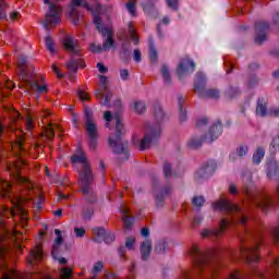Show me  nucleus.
Instances as JSON below:
<instances>
[{
    "mask_svg": "<svg viewBox=\"0 0 279 279\" xmlns=\"http://www.w3.org/2000/svg\"><path fill=\"white\" fill-rule=\"evenodd\" d=\"M0 197H9L13 208H8L4 206H0V243L3 241H12L13 243H19L21 241V236L23 233L14 229L12 232L8 230L5 227V218L12 217L13 221H20V226L26 230L27 229V204L32 202L34 208L37 210H41L43 202L45 199L38 195L37 201H34L32 196H16L12 197V184L7 180L0 179Z\"/></svg>",
    "mask_w": 279,
    "mask_h": 279,
    "instance_id": "nucleus-1",
    "label": "nucleus"
},
{
    "mask_svg": "<svg viewBox=\"0 0 279 279\" xmlns=\"http://www.w3.org/2000/svg\"><path fill=\"white\" fill-rule=\"evenodd\" d=\"M21 19V13L17 11H13L10 13V20L11 21H19Z\"/></svg>",
    "mask_w": 279,
    "mask_h": 279,
    "instance_id": "nucleus-60",
    "label": "nucleus"
},
{
    "mask_svg": "<svg viewBox=\"0 0 279 279\" xmlns=\"http://www.w3.org/2000/svg\"><path fill=\"white\" fill-rule=\"evenodd\" d=\"M267 169V177L271 180L274 178H277L279 175V169H278V162L275 158H271L266 163Z\"/></svg>",
    "mask_w": 279,
    "mask_h": 279,
    "instance_id": "nucleus-25",
    "label": "nucleus"
},
{
    "mask_svg": "<svg viewBox=\"0 0 279 279\" xmlns=\"http://www.w3.org/2000/svg\"><path fill=\"white\" fill-rule=\"evenodd\" d=\"M77 95L81 101H88V99H90V96L88 95V93L82 89L78 90Z\"/></svg>",
    "mask_w": 279,
    "mask_h": 279,
    "instance_id": "nucleus-51",
    "label": "nucleus"
},
{
    "mask_svg": "<svg viewBox=\"0 0 279 279\" xmlns=\"http://www.w3.org/2000/svg\"><path fill=\"white\" fill-rule=\"evenodd\" d=\"M265 158V149L257 148V150L253 155V162L254 165H260V161Z\"/></svg>",
    "mask_w": 279,
    "mask_h": 279,
    "instance_id": "nucleus-32",
    "label": "nucleus"
},
{
    "mask_svg": "<svg viewBox=\"0 0 279 279\" xmlns=\"http://www.w3.org/2000/svg\"><path fill=\"white\" fill-rule=\"evenodd\" d=\"M178 1L180 0H166V3L168 7H170L171 10H178Z\"/></svg>",
    "mask_w": 279,
    "mask_h": 279,
    "instance_id": "nucleus-55",
    "label": "nucleus"
},
{
    "mask_svg": "<svg viewBox=\"0 0 279 279\" xmlns=\"http://www.w3.org/2000/svg\"><path fill=\"white\" fill-rule=\"evenodd\" d=\"M10 4H8V0H0V19H8V9Z\"/></svg>",
    "mask_w": 279,
    "mask_h": 279,
    "instance_id": "nucleus-33",
    "label": "nucleus"
},
{
    "mask_svg": "<svg viewBox=\"0 0 279 279\" xmlns=\"http://www.w3.org/2000/svg\"><path fill=\"white\" fill-rule=\"evenodd\" d=\"M171 193V187H166L162 190L161 194H158L156 197V204L157 206H162V203L165 202V195H169Z\"/></svg>",
    "mask_w": 279,
    "mask_h": 279,
    "instance_id": "nucleus-34",
    "label": "nucleus"
},
{
    "mask_svg": "<svg viewBox=\"0 0 279 279\" xmlns=\"http://www.w3.org/2000/svg\"><path fill=\"white\" fill-rule=\"evenodd\" d=\"M268 117H279V107L268 109Z\"/></svg>",
    "mask_w": 279,
    "mask_h": 279,
    "instance_id": "nucleus-56",
    "label": "nucleus"
},
{
    "mask_svg": "<svg viewBox=\"0 0 279 279\" xmlns=\"http://www.w3.org/2000/svg\"><path fill=\"white\" fill-rule=\"evenodd\" d=\"M163 173L167 179L171 178V175H177L173 173V171H171V165L168 162L163 165Z\"/></svg>",
    "mask_w": 279,
    "mask_h": 279,
    "instance_id": "nucleus-46",
    "label": "nucleus"
},
{
    "mask_svg": "<svg viewBox=\"0 0 279 279\" xmlns=\"http://www.w3.org/2000/svg\"><path fill=\"white\" fill-rule=\"evenodd\" d=\"M120 77L123 81L128 80L130 77V72L125 69L120 70Z\"/></svg>",
    "mask_w": 279,
    "mask_h": 279,
    "instance_id": "nucleus-61",
    "label": "nucleus"
},
{
    "mask_svg": "<svg viewBox=\"0 0 279 279\" xmlns=\"http://www.w3.org/2000/svg\"><path fill=\"white\" fill-rule=\"evenodd\" d=\"M255 43L257 45H263L267 40V32H269V24L267 22H257L255 24Z\"/></svg>",
    "mask_w": 279,
    "mask_h": 279,
    "instance_id": "nucleus-20",
    "label": "nucleus"
},
{
    "mask_svg": "<svg viewBox=\"0 0 279 279\" xmlns=\"http://www.w3.org/2000/svg\"><path fill=\"white\" fill-rule=\"evenodd\" d=\"M84 59L80 57H72L66 63V69H69V71H72V73H75L77 69H84Z\"/></svg>",
    "mask_w": 279,
    "mask_h": 279,
    "instance_id": "nucleus-26",
    "label": "nucleus"
},
{
    "mask_svg": "<svg viewBox=\"0 0 279 279\" xmlns=\"http://www.w3.org/2000/svg\"><path fill=\"white\" fill-rule=\"evenodd\" d=\"M194 92L203 99H219V90L206 89V75L198 72L194 82Z\"/></svg>",
    "mask_w": 279,
    "mask_h": 279,
    "instance_id": "nucleus-9",
    "label": "nucleus"
},
{
    "mask_svg": "<svg viewBox=\"0 0 279 279\" xmlns=\"http://www.w3.org/2000/svg\"><path fill=\"white\" fill-rule=\"evenodd\" d=\"M49 114H50L49 110H44L40 113V118H41V123L44 125V134L46 138H48V141H53V136H56V132L53 130L56 126H53V124H51V122L47 120V117H49Z\"/></svg>",
    "mask_w": 279,
    "mask_h": 279,
    "instance_id": "nucleus-19",
    "label": "nucleus"
},
{
    "mask_svg": "<svg viewBox=\"0 0 279 279\" xmlns=\"http://www.w3.org/2000/svg\"><path fill=\"white\" fill-rule=\"evenodd\" d=\"M213 208L214 210H223L225 213H241V207L223 197L214 203Z\"/></svg>",
    "mask_w": 279,
    "mask_h": 279,
    "instance_id": "nucleus-17",
    "label": "nucleus"
},
{
    "mask_svg": "<svg viewBox=\"0 0 279 279\" xmlns=\"http://www.w3.org/2000/svg\"><path fill=\"white\" fill-rule=\"evenodd\" d=\"M116 134L109 137V145L112 147L114 154H121L125 160L130 158L129 143L123 140V124L119 114L114 116Z\"/></svg>",
    "mask_w": 279,
    "mask_h": 279,
    "instance_id": "nucleus-7",
    "label": "nucleus"
},
{
    "mask_svg": "<svg viewBox=\"0 0 279 279\" xmlns=\"http://www.w3.org/2000/svg\"><path fill=\"white\" fill-rule=\"evenodd\" d=\"M129 34L134 45H138V36H136V29H134V24L132 22L129 24Z\"/></svg>",
    "mask_w": 279,
    "mask_h": 279,
    "instance_id": "nucleus-38",
    "label": "nucleus"
},
{
    "mask_svg": "<svg viewBox=\"0 0 279 279\" xmlns=\"http://www.w3.org/2000/svg\"><path fill=\"white\" fill-rule=\"evenodd\" d=\"M190 254L193 257V270H184L180 279H211L217 274L215 260L210 254L201 251L197 244H193Z\"/></svg>",
    "mask_w": 279,
    "mask_h": 279,
    "instance_id": "nucleus-3",
    "label": "nucleus"
},
{
    "mask_svg": "<svg viewBox=\"0 0 279 279\" xmlns=\"http://www.w3.org/2000/svg\"><path fill=\"white\" fill-rule=\"evenodd\" d=\"M63 47L66 51H70V53H74V56L80 53V43L73 35H68L63 38Z\"/></svg>",
    "mask_w": 279,
    "mask_h": 279,
    "instance_id": "nucleus-21",
    "label": "nucleus"
},
{
    "mask_svg": "<svg viewBox=\"0 0 279 279\" xmlns=\"http://www.w3.org/2000/svg\"><path fill=\"white\" fill-rule=\"evenodd\" d=\"M46 47L50 53H56V44H53V39L50 36H47L45 39Z\"/></svg>",
    "mask_w": 279,
    "mask_h": 279,
    "instance_id": "nucleus-40",
    "label": "nucleus"
},
{
    "mask_svg": "<svg viewBox=\"0 0 279 279\" xmlns=\"http://www.w3.org/2000/svg\"><path fill=\"white\" fill-rule=\"evenodd\" d=\"M208 123V118H201L196 122V128H202V125H206Z\"/></svg>",
    "mask_w": 279,
    "mask_h": 279,
    "instance_id": "nucleus-63",
    "label": "nucleus"
},
{
    "mask_svg": "<svg viewBox=\"0 0 279 279\" xmlns=\"http://www.w3.org/2000/svg\"><path fill=\"white\" fill-rule=\"evenodd\" d=\"M7 169L9 173L13 175V178H15L16 182H19V184H22L27 191H32V189H34L32 181L21 175V163H15V162L9 163L7 166Z\"/></svg>",
    "mask_w": 279,
    "mask_h": 279,
    "instance_id": "nucleus-12",
    "label": "nucleus"
},
{
    "mask_svg": "<svg viewBox=\"0 0 279 279\" xmlns=\"http://www.w3.org/2000/svg\"><path fill=\"white\" fill-rule=\"evenodd\" d=\"M195 71V62L191 59L185 58L182 59L177 68V74L179 77H184L186 75H191Z\"/></svg>",
    "mask_w": 279,
    "mask_h": 279,
    "instance_id": "nucleus-18",
    "label": "nucleus"
},
{
    "mask_svg": "<svg viewBox=\"0 0 279 279\" xmlns=\"http://www.w3.org/2000/svg\"><path fill=\"white\" fill-rule=\"evenodd\" d=\"M69 8L70 19H72L75 25L80 23V17L82 16V13H80V8H85V10L92 12L94 16V25H96L99 34L107 37L102 47L101 45L90 44L89 49L93 53H101V51H108V49H112L114 45V40L112 39V28L101 27V14H104L101 4L96 2L93 7H90L86 0H72Z\"/></svg>",
    "mask_w": 279,
    "mask_h": 279,
    "instance_id": "nucleus-2",
    "label": "nucleus"
},
{
    "mask_svg": "<svg viewBox=\"0 0 279 279\" xmlns=\"http://www.w3.org/2000/svg\"><path fill=\"white\" fill-rule=\"evenodd\" d=\"M229 279H244V278L239 275V271H234L231 274Z\"/></svg>",
    "mask_w": 279,
    "mask_h": 279,
    "instance_id": "nucleus-64",
    "label": "nucleus"
},
{
    "mask_svg": "<svg viewBox=\"0 0 279 279\" xmlns=\"http://www.w3.org/2000/svg\"><path fill=\"white\" fill-rule=\"evenodd\" d=\"M178 99H179L180 121H186V110L182 108V104H184V98H182V96H179Z\"/></svg>",
    "mask_w": 279,
    "mask_h": 279,
    "instance_id": "nucleus-37",
    "label": "nucleus"
},
{
    "mask_svg": "<svg viewBox=\"0 0 279 279\" xmlns=\"http://www.w3.org/2000/svg\"><path fill=\"white\" fill-rule=\"evenodd\" d=\"M105 121H107L106 125L107 128H110V121H112V112L106 111L104 114Z\"/></svg>",
    "mask_w": 279,
    "mask_h": 279,
    "instance_id": "nucleus-58",
    "label": "nucleus"
},
{
    "mask_svg": "<svg viewBox=\"0 0 279 279\" xmlns=\"http://www.w3.org/2000/svg\"><path fill=\"white\" fill-rule=\"evenodd\" d=\"M206 201L203 198V196H195L193 199H192V204L194 206H197L198 208L204 206V203Z\"/></svg>",
    "mask_w": 279,
    "mask_h": 279,
    "instance_id": "nucleus-48",
    "label": "nucleus"
},
{
    "mask_svg": "<svg viewBox=\"0 0 279 279\" xmlns=\"http://www.w3.org/2000/svg\"><path fill=\"white\" fill-rule=\"evenodd\" d=\"M93 213H94L93 207L85 208L83 211L84 219H90V217H93Z\"/></svg>",
    "mask_w": 279,
    "mask_h": 279,
    "instance_id": "nucleus-53",
    "label": "nucleus"
},
{
    "mask_svg": "<svg viewBox=\"0 0 279 279\" xmlns=\"http://www.w3.org/2000/svg\"><path fill=\"white\" fill-rule=\"evenodd\" d=\"M28 265H34L43 260V245L36 244V246L31 251L29 255L26 258Z\"/></svg>",
    "mask_w": 279,
    "mask_h": 279,
    "instance_id": "nucleus-23",
    "label": "nucleus"
},
{
    "mask_svg": "<svg viewBox=\"0 0 279 279\" xmlns=\"http://www.w3.org/2000/svg\"><path fill=\"white\" fill-rule=\"evenodd\" d=\"M238 221L241 226H245V223H247V216H245V214H241L238 218Z\"/></svg>",
    "mask_w": 279,
    "mask_h": 279,
    "instance_id": "nucleus-62",
    "label": "nucleus"
},
{
    "mask_svg": "<svg viewBox=\"0 0 279 279\" xmlns=\"http://www.w3.org/2000/svg\"><path fill=\"white\" fill-rule=\"evenodd\" d=\"M120 213L122 214V220L124 223V227L126 230H132V225L134 223V218H131L130 216V208L128 206L122 205L120 207Z\"/></svg>",
    "mask_w": 279,
    "mask_h": 279,
    "instance_id": "nucleus-24",
    "label": "nucleus"
},
{
    "mask_svg": "<svg viewBox=\"0 0 279 279\" xmlns=\"http://www.w3.org/2000/svg\"><path fill=\"white\" fill-rule=\"evenodd\" d=\"M24 128L28 134H32V131L34 130V116H27Z\"/></svg>",
    "mask_w": 279,
    "mask_h": 279,
    "instance_id": "nucleus-36",
    "label": "nucleus"
},
{
    "mask_svg": "<svg viewBox=\"0 0 279 279\" xmlns=\"http://www.w3.org/2000/svg\"><path fill=\"white\" fill-rule=\"evenodd\" d=\"M165 250H167V242H160V243L155 247V251L157 252V254H162V252H165Z\"/></svg>",
    "mask_w": 279,
    "mask_h": 279,
    "instance_id": "nucleus-52",
    "label": "nucleus"
},
{
    "mask_svg": "<svg viewBox=\"0 0 279 279\" xmlns=\"http://www.w3.org/2000/svg\"><path fill=\"white\" fill-rule=\"evenodd\" d=\"M161 75L166 84H169V82H171V74L169 73V66L167 65L161 66Z\"/></svg>",
    "mask_w": 279,
    "mask_h": 279,
    "instance_id": "nucleus-39",
    "label": "nucleus"
},
{
    "mask_svg": "<svg viewBox=\"0 0 279 279\" xmlns=\"http://www.w3.org/2000/svg\"><path fill=\"white\" fill-rule=\"evenodd\" d=\"M126 10L131 16H136V2H134V0H130V2L126 3Z\"/></svg>",
    "mask_w": 279,
    "mask_h": 279,
    "instance_id": "nucleus-43",
    "label": "nucleus"
},
{
    "mask_svg": "<svg viewBox=\"0 0 279 279\" xmlns=\"http://www.w3.org/2000/svg\"><path fill=\"white\" fill-rule=\"evenodd\" d=\"M154 112L157 123H147L145 125V133L142 140L138 138L137 135H133V145L134 147H137V149H140L141 151L149 149V147H151V143L158 141V138H160V134H162V126L160 125V122L165 121V112L162 111V107H160V105H156L154 107Z\"/></svg>",
    "mask_w": 279,
    "mask_h": 279,
    "instance_id": "nucleus-5",
    "label": "nucleus"
},
{
    "mask_svg": "<svg viewBox=\"0 0 279 279\" xmlns=\"http://www.w3.org/2000/svg\"><path fill=\"white\" fill-rule=\"evenodd\" d=\"M3 134H5V128L0 123V157L3 149H7V151H14V154H17V156L21 154V151H25V148L23 147V143H25V133H23V131H16L13 133L15 142H10L8 146L1 138Z\"/></svg>",
    "mask_w": 279,
    "mask_h": 279,
    "instance_id": "nucleus-8",
    "label": "nucleus"
},
{
    "mask_svg": "<svg viewBox=\"0 0 279 279\" xmlns=\"http://www.w3.org/2000/svg\"><path fill=\"white\" fill-rule=\"evenodd\" d=\"M8 256V248L0 246V269H5V258Z\"/></svg>",
    "mask_w": 279,
    "mask_h": 279,
    "instance_id": "nucleus-35",
    "label": "nucleus"
},
{
    "mask_svg": "<svg viewBox=\"0 0 279 279\" xmlns=\"http://www.w3.org/2000/svg\"><path fill=\"white\" fill-rule=\"evenodd\" d=\"M54 234H56L57 239L54 241V244L52 245L51 254L54 259H58V256H59L58 250H59L60 245H62V232L60 231V229H56Z\"/></svg>",
    "mask_w": 279,
    "mask_h": 279,
    "instance_id": "nucleus-28",
    "label": "nucleus"
},
{
    "mask_svg": "<svg viewBox=\"0 0 279 279\" xmlns=\"http://www.w3.org/2000/svg\"><path fill=\"white\" fill-rule=\"evenodd\" d=\"M86 119V132L87 136L90 138L89 146L95 149V143L97 141V125L93 121V111L90 109H85Z\"/></svg>",
    "mask_w": 279,
    "mask_h": 279,
    "instance_id": "nucleus-14",
    "label": "nucleus"
},
{
    "mask_svg": "<svg viewBox=\"0 0 279 279\" xmlns=\"http://www.w3.org/2000/svg\"><path fill=\"white\" fill-rule=\"evenodd\" d=\"M248 151L247 146H240L236 150V156H239L240 158H243V156H246Z\"/></svg>",
    "mask_w": 279,
    "mask_h": 279,
    "instance_id": "nucleus-50",
    "label": "nucleus"
},
{
    "mask_svg": "<svg viewBox=\"0 0 279 279\" xmlns=\"http://www.w3.org/2000/svg\"><path fill=\"white\" fill-rule=\"evenodd\" d=\"M74 234L77 239H82V236H84V234H86V230H84V228H75Z\"/></svg>",
    "mask_w": 279,
    "mask_h": 279,
    "instance_id": "nucleus-54",
    "label": "nucleus"
},
{
    "mask_svg": "<svg viewBox=\"0 0 279 279\" xmlns=\"http://www.w3.org/2000/svg\"><path fill=\"white\" fill-rule=\"evenodd\" d=\"M13 278H16V270H9L2 277V279H13Z\"/></svg>",
    "mask_w": 279,
    "mask_h": 279,
    "instance_id": "nucleus-59",
    "label": "nucleus"
},
{
    "mask_svg": "<svg viewBox=\"0 0 279 279\" xmlns=\"http://www.w3.org/2000/svg\"><path fill=\"white\" fill-rule=\"evenodd\" d=\"M134 108H135V112H137V114H143V112H145V102L135 101Z\"/></svg>",
    "mask_w": 279,
    "mask_h": 279,
    "instance_id": "nucleus-45",
    "label": "nucleus"
},
{
    "mask_svg": "<svg viewBox=\"0 0 279 279\" xmlns=\"http://www.w3.org/2000/svg\"><path fill=\"white\" fill-rule=\"evenodd\" d=\"M62 13V8L60 4L50 3L49 12L46 14V20L44 22V27L46 32H49V27H56L60 23V14Z\"/></svg>",
    "mask_w": 279,
    "mask_h": 279,
    "instance_id": "nucleus-10",
    "label": "nucleus"
},
{
    "mask_svg": "<svg viewBox=\"0 0 279 279\" xmlns=\"http://www.w3.org/2000/svg\"><path fill=\"white\" fill-rule=\"evenodd\" d=\"M279 151V135L275 136L270 143V153L276 154Z\"/></svg>",
    "mask_w": 279,
    "mask_h": 279,
    "instance_id": "nucleus-41",
    "label": "nucleus"
},
{
    "mask_svg": "<svg viewBox=\"0 0 279 279\" xmlns=\"http://www.w3.org/2000/svg\"><path fill=\"white\" fill-rule=\"evenodd\" d=\"M114 239H116L114 233L109 232V233H106L104 241H105V243L110 244L114 241Z\"/></svg>",
    "mask_w": 279,
    "mask_h": 279,
    "instance_id": "nucleus-57",
    "label": "nucleus"
},
{
    "mask_svg": "<svg viewBox=\"0 0 279 279\" xmlns=\"http://www.w3.org/2000/svg\"><path fill=\"white\" fill-rule=\"evenodd\" d=\"M135 243H136V239L134 236H129L125 241V247L128 250H134Z\"/></svg>",
    "mask_w": 279,
    "mask_h": 279,
    "instance_id": "nucleus-49",
    "label": "nucleus"
},
{
    "mask_svg": "<svg viewBox=\"0 0 279 279\" xmlns=\"http://www.w3.org/2000/svg\"><path fill=\"white\" fill-rule=\"evenodd\" d=\"M260 245H263V242H256L254 246L241 248V256L245 258L246 263H258L260 260V256L258 255Z\"/></svg>",
    "mask_w": 279,
    "mask_h": 279,
    "instance_id": "nucleus-16",
    "label": "nucleus"
},
{
    "mask_svg": "<svg viewBox=\"0 0 279 279\" xmlns=\"http://www.w3.org/2000/svg\"><path fill=\"white\" fill-rule=\"evenodd\" d=\"M230 226H234V219L223 218L219 223V228L205 229L201 232V235L203 236V239H208L209 236H216V238L223 236V234H226V230H228Z\"/></svg>",
    "mask_w": 279,
    "mask_h": 279,
    "instance_id": "nucleus-11",
    "label": "nucleus"
},
{
    "mask_svg": "<svg viewBox=\"0 0 279 279\" xmlns=\"http://www.w3.org/2000/svg\"><path fill=\"white\" fill-rule=\"evenodd\" d=\"M187 146L191 147V149H197V147H202V140L192 138Z\"/></svg>",
    "mask_w": 279,
    "mask_h": 279,
    "instance_id": "nucleus-47",
    "label": "nucleus"
},
{
    "mask_svg": "<svg viewBox=\"0 0 279 279\" xmlns=\"http://www.w3.org/2000/svg\"><path fill=\"white\" fill-rule=\"evenodd\" d=\"M151 240H146L140 246V252L142 254V260H147L151 254Z\"/></svg>",
    "mask_w": 279,
    "mask_h": 279,
    "instance_id": "nucleus-27",
    "label": "nucleus"
},
{
    "mask_svg": "<svg viewBox=\"0 0 279 279\" xmlns=\"http://www.w3.org/2000/svg\"><path fill=\"white\" fill-rule=\"evenodd\" d=\"M256 114L257 117H269V109H267V105L260 104V100L257 101Z\"/></svg>",
    "mask_w": 279,
    "mask_h": 279,
    "instance_id": "nucleus-31",
    "label": "nucleus"
},
{
    "mask_svg": "<svg viewBox=\"0 0 279 279\" xmlns=\"http://www.w3.org/2000/svg\"><path fill=\"white\" fill-rule=\"evenodd\" d=\"M149 58L153 62L158 60V52L156 51V47H154V43L149 41Z\"/></svg>",
    "mask_w": 279,
    "mask_h": 279,
    "instance_id": "nucleus-42",
    "label": "nucleus"
},
{
    "mask_svg": "<svg viewBox=\"0 0 279 279\" xmlns=\"http://www.w3.org/2000/svg\"><path fill=\"white\" fill-rule=\"evenodd\" d=\"M60 276L61 279H71V276H73V270H71V268H61Z\"/></svg>",
    "mask_w": 279,
    "mask_h": 279,
    "instance_id": "nucleus-44",
    "label": "nucleus"
},
{
    "mask_svg": "<svg viewBox=\"0 0 279 279\" xmlns=\"http://www.w3.org/2000/svg\"><path fill=\"white\" fill-rule=\"evenodd\" d=\"M252 202L263 213H268L270 208H274V201L266 193H258L256 196H253Z\"/></svg>",
    "mask_w": 279,
    "mask_h": 279,
    "instance_id": "nucleus-15",
    "label": "nucleus"
},
{
    "mask_svg": "<svg viewBox=\"0 0 279 279\" xmlns=\"http://www.w3.org/2000/svg\"><path fill=\"white\" fill-rule=\"evenodd\" d=\"M217 169V163L213 160L208 161L206 166H204L201 170L199 173L204 178V175H210L215 173Z\"/></svg>",
    "mask_w": 279,
    "mask_h": 279,
    "instance_id": "nucleus-29",
    "label": "nucleus"
},
{
    "mask_svg": "<svg viewBox=\"0 0 279 279\" xmlns=\"http://www.w3.org/2000/svg\"><path fill=\"white\" fill-rule=\"evenodd\" d=\"M222 132L223 126L221 125V122L218 121L216 124L211 125L208 134L204 137V141H206L207 143H213L214 141H217V138L221 136Z\"/></svg>",
    "mask_w": 279,
    "mask_h": 279,
    "instance_id": "nucleus-22",
    "label": "nucleus"
},
{
    "mask_svg": "<svg viewBox=\"0 0 279 279\" xmlns=\"http://www.w3.org/2000/svg\"><path fill=\"white\" fill-rule=\"evenodd\" d=\"M100 82V88L96 92V97L99 99L101 106H106L107 108H110V99H112V94L108 92V77L100 75L99 76Z\"/></svg>",
    "mask_w": 279,
    "mask_h": 279,
    "instance_id": "nucleus-13",
    "label": "nucleus"
},
{
    "mask_svg": "<svg viewBox=\"0 0 279 279\" xmlns=\"http://www.w3.org/2000/svg\"><path fill=\"white\" fill-rule=\"evenodd\" d=\"M17 69L20 78L22 82H24V84H27L31 87V90L38 93V95H45L49 93L47 84H40L38 81L32 78V74H29V64L27 63V57L21 56L17 59Z\"/></svg>",
    "mask_w": 279,
    "mask_h": 279,
    "instance_id": "nucleus-6",
    "label": "nucleus"
},
{
    "mask_svg": "<svg viewBox=\"0 0 279 279\" xmlns=\"http://www.w3.org/2000/svg\"><path fill=\"white\" fill-rule=\"evenodd\" d=\"M71 162L72 165H81L82 171L78 175L81 191L87 204H95L97 196L93 192V171L90 170L88 158H86V153L82 148H78L76 154L71 157Z\"/></svg>",
    "mask_w": 279,
    "mask_h": 279,
    "instance_id": "nucleus-4",
    "label": "nucleus"
},
{
    "mask_svg": "<svg viewBox=\"0 0 279 279\" xmlns=\"http://www.w3.org/2000/svg\"><path fill=\"white\" fill-rule=\"evenodd\" d=\"M93 234H94V241L96 243H101L105 241L107 232H106V229L104 228H94Z\"/></svg>",
    "mask_w": 279,
    "mask_h": 279,
    "instance_id": "nucleus-30",
    "label": "nucleus"
}]
</instances>
